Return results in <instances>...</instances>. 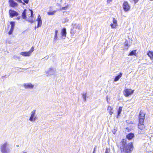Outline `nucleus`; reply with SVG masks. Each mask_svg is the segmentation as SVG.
Listing matches in <instances>:
<instances>
[{
    "instance_id": "412c9836",
    "label": "nucleus",
    "mask_w": 153,
    "mask_h": 153,
    "mask_svg": "<svg viewBox=\"0 0 153 153\" xmlns=\"http://www.w3.org/2000/svg\"><path fill=\"white\" fill-rule=\"evenodd\" d=\"M136 50H134L132 51L129 54V55L132 56L133 55L136 56Z\"/></svg>"
},
{
    "instance_id": "423d86ee",
    "label": "nucleus",
    "mask_w": 153,
    "mask_h": 153,
    "mask_svg": "<svg viewBox=\"0 0 153 153\" xmlns=\"http://www.w3.org/2000/svg\"><path fill=\"white\" fill-rule=\"evenodd\" d=\"M10 17L13 18L19 15V13L16 11L12 10H10L9 11Z\"/></svg>"
},
{
    "instance_id": "aec40b11",
    "label": "nucleus",
    "mask_w": 153,
    "mask_h": 153,
    "mask_svg": "<svg viewBox=\"0 0 153 153\" xmlns=\"http://www.w3.org/2000/svg\"><path fill=\"white\" fill-rule=\"evenodd\" d=\"M122 107H120L119 108L118 110L117 111V118H118V117L120 116V114L122 111Z\"/></svg>"
},
{
    "instance_id": "5701e85b",
    "label": "nucleus",
    "mask_w": 153,
    "mask_h": 153,
    "mask_svg": "<svg viewBox=\"0 0 153 153\" xmlns=\"http://www.w3.org/2000/svg\"><path fill=\"white\" fill-rule=\"evenodd\" d=\"M111 27L112 28H114L117 26V25L114 23H111L110 25Z\"/></svg>"
},
{
    "instance_id": "c9c22d12",
    "label": "nucleus",
    "mask_w": 153,
    "mask_h": 153,
    "mask_svg": "<svg viewBox=\"0 0 153 153\" xmlns=\"http://www.w3.org/2000/svg\"><path fill=\"white\" fill-rule=\"evenodd\" d=\"M94 152H95V150L94 149V150L93 151V153H94Z\"/></svg>"
},
{
    "instance_id": "393cba45",
    "label": "nucleus",
    "mask_w": 153,
    "mask_h": 153,
    "mask_svg": "<svg viewBox=\"0 0 153 153\" xmlns=\"http://www.w3.org/2000/svg\"><path fill=\"white\" fill-rule=\"evenodd\" d=\"M113 23L117 25V21L114 18H113Z\"/></svg>"
},
{
    "instance_id": "2f4dec72",
    "label": "nucleus",
    "mask_w": 153,
    "mask_h": 153,
    "mask_svg": "<svg viewBox=\"0 0 153 153\" xmlns=\"http://www.w3.org/2000/svg\"><path fill=\"white\" fill-rule=\"evenodd\" d=\"M133 0L134 1L135 4H136V3H137L139 1V0Z\"/></svg>"
},
{
    "instance_id": "6e6552de",
    "label": "nucleus",
    "mask_w": 153,
    "mask_h": 153,
    "mask_svg": "<svg viewBox=\"0 0 153 153\" xmlns=\"http://www.w3.org/2000/svg\"><path fill=\"white\" fill-rule=\"evenodd\" d=\"M123 8L125 11L127 12L130 10V7L127 1H125L123 4Z\"/></svg>"
},
{
    "instance_id": "f704fd0d",
    "label": "nucleus",
    "mask_w": 153,
    "mask_h": 153,
    "mask_svg": "<svg viewBox=\"0 0 153 153\" xmlns=\"http://www.w3.org/2000/svg\"><path fill=\"white\" fill-rule=\"evenodd\" d=\"M57 33H58V30H56L55 31V34L57 35Z\"/></svg>"
},
{
    "instance_id": "f257e3e1",
    "label": "nucleus",
    "mask_w": 153,
    "mask_h": 153,
    "mask_svg": "<svg viewBox=\"0 0 153 153\" xmlns=\"http://www.w3.org/2000/svg\"><path fill=\"white\" fill-rule=\"evenodd\" d=\"M126 140L123 139L120 143V147L121 153H131L133 149L132 143H127Z\"/></svg>"
},
{
    "instance_id": "4be33fe9",
    "label": "nucleus",
    "mask_w": 153,
    "mask_h": 153,
    "mask_svg": "<svg viewBox=\"0 0 153 153\" xmlns=\"http://www.w3.org/2000/svg\"><path fill=\"white\" fill-rule=\"evenodd\" d=\"M56 11H54L52 12H47V14L48 15H53L55 13H56Z\"/></svg>"
},
{
    "instance_id": "1a4fd4ad",
    "label": "nucleus",
    "mask_w": 153,
    "mask_h": 153,
    "mask_svg": "<svg viewBox=\"0 0 153 153\" xmlns=\"http://www.w3.org/2000/svg\"><path fill=\"white\" fill-rule=\"evenodd\" d=\"M10 24L11 25V26L10 30L8 33V34L9 35H11L13 31L14 28L15 23L14 22L12 21L10 22Z\"/></svg>"
},
{
    "instance_id": "f8f14e48",
    "label": "nucleus",
    "mask_w": 153,
    "mask_h": 153,
    "mask_svg": "<svg viewBox=\"0 0 153 153\" xmlns=\"http://www.w3.org/2000/svg\"><path fill=\"white\" fill-rule=\"evenodd\" d=\"M134 136V134L132 133H130L126 135V137L129 140H132Z\"/></svg>"
},
{
    "instance_id": "72a5a7b5",
    "label": "nucleus",
    "mask_w": 153,
    "mask_h": 153,
    "mask_svg": "<svg viewBox=\"0 0 153 153\" xmlns=\"http://www.w3.org/2000/svg\"><path fill=\"white\" fill-rule=\"evenodd\" d=\"M21 17L20 16H19L16 18V19L17 20H19L20 19Z\"/></svg>"
},
{
    "instance_id": "473e14b6",
    "label": "nucleus",
    "mask_w": 153,
    "mask_h": 153,
    "mask_svg": "<svg viewBox=\"0 0 153 153\" xmlns=\"http://www.w3.org/2000/svg\"><path fill=\"white\" fill-rule=\"evenodd\" d=\"M125 45H126V46H128V42H127V41H126L125 42Z\"/></svg>"
},
{
    "instance_id": "9b49d317",
    "label": "nucleus",
    "mask_w": 153,
    "mask_h": 153,
    "mask_svg": "<svg viewBox=\"0 0 153 153\" xmlns=\"http://www.w3.org/2000/svg\"><path fill=\"white\" fill-rule=\"evenodd\" d=\"M37 25L36 27V28H38L39 27L41 26L42 22L41 19V16L39 15L37 19Z\"/></svg>"
},
{
    "instance_id": "20e7f679",
    "label": "nucleus",
    "mask_w": 153,
    "mask_h": 153,
    "mask_svg": "<svg viewBox=\"0 0 153 153\" xmlns=\"http://www.w3.org/2000/svg\"><path fill=\"white\" fill-rule=\"evenodd\" d=\"M134 90L131 89H125L124 91V94L126 97L131 95L134 92Z\"/></svg>"
},
{
    "instance_id": "2eb2a0df",
    "label": "nucleus",
    "mask_w": 153,
    "mask_h": 153,
    "mask_svg": "<svg viewBox=\"0 0 153 153\" xmlns=\"http://www.w3.org/2000/svg\"><path fill=\"white\" fill-rule=\"evenodd\" d=\"M27 12H26V10L25 9L23 11L22 14V19H26L27 17Z\"/></svg>"
},
{
    "instance_id": "7c9ffc66",
    "label": "nucleus",
    "mask_w": 153,
    "mask_h": 153,
    "mask_svg": "<svg viewBox=\"0 0 153 153\" xmlns=\"http://www.w3.org/2000/svg\"><path fill=\"white\" fill-rule=\"evenodd\" d=\"M112 0H107V2L108 3H110Z\"/></svg>"
},
{
    "instance_id": "f3484780",
    "label": "nucleus",
    "mask_w": 153,
    "mask_h": 153,
    "mask_svg": "<svg viewBox=\"0 0 153 153\" xmlns=\"http://www.w3.org/2000/svg\"><path fill=\"white\" fill-rule=\"evenodd\" d=\"M113 108L110 105L108 106L107 108V110L111 115L113 113Z\"/></svg>"
},
{
    "instance_id": "ddd939ff",
    "label": "nucleus",
    "mask_w": 153,
    "mask_h": 153,
    "mask_svg": "<svg viewBox=\"0 0 153 153\" xmlns=\"http://www.w3.org/2000/svg\"><path fill=\"white\" fill-rule=\"evenodd\" d=\"M36 110H33L32 112L31 116L29 118V120L31 121H34L35 120V118L33 119V117L35 115V114Z\"/></svg>"
},
{
    "instance_id": "c756f323",
    "label": "nucleus",
    "mask_w": 153,
    "mask_h": 153,
    "mask_svg": "<svg viewBox=\"0 0 153 153\" xmlns=\"http://www.w3.org/2000/svg\"><path fill=\"white\" fill-rule=\"evenodd\" d=\"M57 35L55 34L54 39H57Z\"/></svg>"
},
{
    "instance_id": "ea45409f",
    "label": "nucleus",
    "mask_w": 153,
    "mask_h": 153,
    "mask_svg": "<svg viewBox=\"0 0 153 153\" xmlns=\"http://www.w3.org/2000/svg\"><path fill=\"white\" fill-rule=\"evenodd\" d=\"M150 1H153V0H150Z\"/></svg>"
},
{
    "instance_id": "bb28decb",
    "label": "nucleus",
    "mask_w": 153,
    "mask_h": 153,
    "mask_svg": "<svg viewBox=\"0 0 153 153\" xmlns=\"http://www.w3.org/2000/svg\"><path fill=\"white\" fill-rule=\"evenodd\" d=\"M117 131V128L116 129L114 128L113 130H112V132L114 134H115L116 131Z\"/></svg>"
},
{
    "instance_id": "0eeeda50",
    "label": "nucleus",
    "mask_w": 153,
    "mask_h": 153,
    "mask_svg": "<svg viewBox=\"0 0 153 153\" xmlns=\"http://www.w3.org/2000/svg\"><path fill=\"white\" fill-rule=\"evenodd\" d=\"M7 145V142L5 143L1 146V151L2 153H8L7 150L6 149V147Z\"/></svg>"
},
{
    "instance_id": "a878e982",
    "label": "nucleus",
    "mask_w": 153,
    "mask_h": 153,
    "mask_svg": "<svg viewBox=\"0 0 153 153\" xmlns=\"http://www.w3.org/2000/svg\"><path fill=\"white\" fill-rule=\"evenodd\" d=\"M82 97L85 100H86V93L83 94L82 95Z\"/></svg>"
},
{
    "instance_id": "c85d7f7f",
    "label": "nucleus",
    "mask_w": 153,
    "mask_h": 153,
    "mask_svg": "<svg viewBox=\"0 0 153 153\" xmlns=\"http://www.w3.org/2000/svg\"><path fill=\"white\" fill-rule=\"evenodd\" d=\"M109 150L106 149L105 151V153H109Z\"/></svg>"
},
{
    "instance_id": "6ab92c4d",
    "label": "nucleus",
    "mask_w": 153,
    "mask_h": 153,
    "mask_svg": "<svg viewBox=\"0 0 153 153\" xmlns=\"http://www.w3.org/2000/svg\"><path fill=\"white\" fill-rule=\"evenodd\" d=\"M147 55L151 59H153V52L149 51L147 53Z\"/></svg>"
},
{
    "instance_id": "7ed1b4c3",
    "label": "nucleus",
    "mask_w": 153,
    "mask_h": 153,
    "mask_svg": "<svg viewBox=\"0 0 153 153\" xmlns=\"http://www.w3.org/2000/svg\"><path fill=\"white\" fill-rule=\"evenodd\" d=\"M27 15L28 16L27 18L28 19V21L31 23L34 22V21L33 19V11L29 9L28 10H26Z\"/></svg>"
},
{
    "instance_id": "9d476101",
    "label": "nucleus",
    "mask_w": 153,
    "mask_h": 153,
    "mask_svg": "<svg viewBox=\"0 0 153 153\" xmlns=\"http://www.w3.org/2000/svg\"><path fill=\"white\" fill-rule=\"evenodd\" d=\"M9 3L10 6L11 7L13 8L17 7L18 5V4L17 3L15 2L13 0H9Z\"/></svg>"
},
{
    "instance_id": "dca6fc26",
    "label": "nucleus",
    "mask_w": 153,
    "mask_h": 153,
    "mask_svg": "<svg viewBox=\"0 0 153 153\" xmlns=\"http://www.w3.org/2000/svg\"><path fill=\"white\" fill-rule=\"evenodd\" d=\"M61 34L62 37H64L65 38L66 37V29L65 28H64L62 29L61 31Z\"/></svg>"
},
{
    "instance_id": "b1692460",
    "label": "nucleus",
    "mask_w": 153,
    "mask_h": 153,
    "mask_svg": "<svg viewBox=\"0 0 153 153\" xmlns=\"http://www.w3.org/2000/svg\"><path fill=\"white\" fill-rule=\"evenodd\" d=\"M68 7V5H67V6H65L64 7H62L61 9V10H67Z\"/></svg>"
},
{
    "instance_id": "4468645a",
    "label": "nucleus",
    "mask_w": 153,
    "mask_h": 153,
    "mask_svg": "<svg viewBox=\"0 0 153 153\" xmlns=\"http://www.w3.org/2000/svg\"><path fill=\"white\" fill-rule=\"evenodd\" d=\"M25 88L26 89L32 88L33 87V85L31 83L25 84L24 85Z\"/></svg>"
},
{
    "instance_id": "cd10ccee",
    "label": "nucleus",
    "mask_w": 153,
    "mask_h": 153,
    "mask_svg": "<svg viewBox=\"0 0 153 153\" xmlns=\"http://www.w3.org/2000/svg\"><path fill=\"white\" fill-rule=\"evenodd\" d=\"M24 2L27 4H28L29 2V0H23Z\"/></svg>"
},
{
    "instance_id": "f03ea898",
    "label": "nucleus",
    "mask_w": 153,
    "mask_h": 153,
    "mask_svg": "<svg viewBox=\"0 0 153 153\" xmlns=\"http://www.w3.org/2000/svg\"><path fill=\"white\" fill-rule=\"evenodd\" d=\"M145 117V113L144 112L141 111L139 113V123L138 126V128L142 130L143 131H144L145 130V126L143 124Z\"/></svg>"
},
{
    "instance_id": "4c0bfd02",
    "label": "nucleus",
    "mask_w": 153,
    "mask_h": 153,
    "mask_svg": "<svg viewBox=\"0 0 153 153\" xmlns=\"http://www.w3.org/2000/svg\"><path fill=\"white\" fill-rule=\"evenodd\" d=\"M108 98H107V102H108Z\"/></svg>"
},
{
    "instance_id": "a211bd4d",
    "label": "nucleus",
    "mask_w": 153,
    "mask_h": 153,
    "mask_svg": "<svg viewBox=\"0 0 153 153\" xmlns=\"http://www.w3.org/2000/svg\"><path fill=\"white\" fill-rule=\"evenodd\" d=\"M122 74H123L122 73H120L118 75L115 77L114 81V82H116L122 76Z\"/></svg>"
},
{
    "instance_id": "e433bc0d",
    "label": "nucleus",
    "mask_w": 153,
    "mask_h": 153,
    "mask_svg": "<svg viewBox=\"0 0 153 153\" xmlns=\"http://www.w3.org/2000/svg\"><path fill=\"white\" fill-rule=\"evenodd\" d=\"M140 133L141 134H144V133H143V132L142 133V132H140Z\"/></svg>"
},
{
    "instance_id": "58836bf2",
    "label": "nucleus",
    "mask_w": 153,
    "mask_h": 153,
    "mask_svg": "<svg viewBox=\"0 0 153 153\" xmlns=\"http://www.w3.org/2000/svg\"><path fill=\"white\" fill-rule=\"evenodd\" d=\"M22 153H26V152H23Z\"/></svg>"
},
{
    "instance_id": "39448f33",
    "label": "nucleus",
    "mask_w": 153,
    "mask_h": 153,
    "mask_svg": "<svg viewBox=\"0 0 153 153\" xmlns=\"http://www.w3.org/2000/svg\"><path fill=\"white\" fill-rule=\"evenodd\" d=\"M34 51V47H32L30 51L27 52H22L21 53V54L24 56H30L31 53Z\"/></svg>"
}]
</instances>
